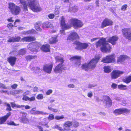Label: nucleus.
<instances>
[{
  "label": "nucleus",
  "instance_id": "bb28decb",
  "mask_svg": "<svg viewBox=\"0 0 131 131\" xmlns=\"http://www.w3.org/2000/svg\"><path fill=\"white\" fill-rule=\"evenodd\" d=\"M40 48L44 52H47L50 51V46L48 44L42 46Z\"/></svg>",
  "mask_w": 131,
  "mask_h": 131
},
{
  "label": "nucleus",
  "instance_id": "de8ad7c7",
  "mask_svg": "<svg viewBox=\"0 0 131 131\" xmlns=\"http://www.w3.org/2000/svg\"><path fill=\"white\" fill-rule=\"evenodd\" d=\"M36 98L38 99H42L43 98V95L42 94H39L37 96Z\"/></svg>",
  "mask_w": 131,
  "mask_h": 131
},
{
  "label": "nucleus",
  "instance_id": "2eb2a0df",
  "mask_svg": "<svg viewBox=\"0 0 131 131\" xmlns=\"http://www.w3.org/2000/svg\"><path fill=\"white\" fill-rule=\"evenodd\" d=\"M72 125V122L68 121L65 122L64 124L63 130L64 131H69L70 130V127Z\"/></svg>",
  "mask_w": 131,
  "mask_h": 131
},
{
  "label": "nucleus",
  "instance_id": "f704fd0d",
  "mask_svg": "<svg viewBox=\"0 0 131 131\" xmlns=\"http://www.w3.org/2000/svg\"><path fill=\"white\" fill-rule=\"evenodd\" d=\"M118 88L119 89L122 90H126L127 89L126 86L123 84L118 85Z\"/></svg>",
  "mask_w": 131,
  "mask_h": 131
},
{
  "label": "nucleus",
  "instance_id": "ea45409f",
  "mask_svg": "<svg viewBox=\"0 0 131 131\" xmlns=\"http://www.w3.org/2000/svg\"><path fill=\"white\" fill-rule=\"evenodd\" d=\"M31 70H34V72L37 73H38L40 70L37 67L32 68Z\"/></svg>",
  "mask_w": 131,
  "mask_h": 131
},
{
  "label": "nucleus",
  "instance_id": "5701e85b",
  "mask_svg": "<svg viewBox=\"0 0 131 131\" xmlns=\"http://www.w3.org/2000/svg\"><path fill=\"white\" fill-rule=\"evenodd\" d=\"M104 102L106 103V105L109 106L112 105L111 101L108 96H104L103 97Z\"/></svg>",
  "mask_w": 131,
  "mask_h": 131
},
{
  "label": "nucleus",
  "instance_id": "603ef678",
  "mask_svg": "<svg viewBox=\"0 0 131 131\" xmlns=\"http://www.w3.org/2000/svg\"><path fill=\"white\" fill-rule=\"evenodd\" d=\"M47 122H42L40 123V125H42L43 126H46V127L48 128V126L47 125Z\"/></svg>",
  "mask_w": 131,
  "mask_h": 131
},
{
  "label": "nucleus",
  "instance_id": "680f3d73",
  "mask_svg": "<svg viewBox=\"0 0 131 131\" xmlns=\"http://www.w3.org/2000/svg\"><path fill=\"white\" fill-rule=\"evenodd\" d=\"M96 85H95L89 84L88 85V88L90 89H91L93 87L95 86Z\"/></svg>",
  "mask_w": 131,
  "mask_h": 131
},
{
  "label": "nucleus",
  "instance_id": "9d476101",
  "mask_svg": "<svg viewBox=\"0 0 131 131\" xmlns=\"http://www.w3.org/2000/svg\"><path fill=\"white\" fill-rule=\"evenodd\" d=\"M23 91L20 90H16L13 91H10L9 92H8L7 91L2 90V93H7L8 94H10L14 96H16L17 94H20L22 93Z\"/></svg>",
  "mask_w": 131,
  "mask_h": 131
},
{
  "label": "nucleus",
  "instance_id": "c756f323",
  "mask_svg": "<svg viewBox=\"0 0 131 131\" xmlns=\"http://www.w3.org/2000/svg\"><path fill=\"white\" fill-rule=\"evenodd\" d=\"M41 24L40 22H38L35 24V28L37 30L41 31L42 30L40 28Z\"/></svg>",
  "mask_w": 131,
  "mask_h": 131
},
{
  "label": "nucleus",
  "instance_id": "9b49d317",
  "mask_svg": "<svg viewBox=\"0 0 131 131\" xmlns=\"http://www.w3.org/2000/svg\"><path fill=\"white\" fill-rule=\"evenodd\" d=\"M88 43H81L78 41H76L75 42L78 46V48L81 49H86L89 46Z\"/></svg>",
  "mask_w": 131,
  "mask_h": 131
},
{
  "label": "nucleus",
  "instance_id": "f8f14e48",
  "mask_svg": "<svg viewBox=\"0 0 131 131\" xmlns=\"http://www.w3.org/2000/svg\"><path fill=\"white\" fill-rule=\"evenodd\" d=\"M112 21L108 19H105L103 21L101 26V28H103L107 26H109L112 24Z\"/></svg>",
  "mask_w": 131,
  "mask_h": 131
},
{
  "label": "nucleus",
  "instance_id": "7c9ffc66",
  "mask_svg": "<svg viewBox=\"0 0 131 131\" xmlns=\"http://www.w3.org/2000/svg\"><path fill=\"white\" fill-rule=\"evenodd\" d=\"M58 40L57 39V37L55 36L52 37L49 40V42L51 43H53L57 42Z\"/></svg>",
  "mask_w": 131,
  "mask_h": 131
},
{
  "label": "nucleus",
  "instance_id": "412c9836",
  "mask_svg": "<svg viewBox=\"0 0 131 131\" xmlns=\"http://www.w3.org/2000/svg\"><path fill=\"white\" fill-rule=\"evenodd\" d=\"M35 40V37L32 36H27L22 38L21 41H26L27 42H29L34 41Z\"/></svg>",
  "mask_w": 131,
  "mask_h": 131
},
{
  "label": "nucleus",
  "instance_id": "a878e982",
  "mask_svg": "<svg viewBox=\"0 0 131 131\" xmlns=\"http://www.w3.org/2000/svg\"><path fill=\"white\" fill-rule=\"evenodd\" d=\"M21 38L19 36H16L15 37H12L10 38L8 40L9 42H15L19 41L20 39Z\"/></svg>",
  "mask_w": 131,
  "mask_h": 131
},
{
  "label": "nucleus",
  "instance_id": "0eeeda50",
  "mask_svg": "<svg viewBox=\"0 0 131 131\" xmlns=\"http://www.w3.org/2000/svg\"><path fill=\"white\" fill-rule=\"evenodd\" d=\"M40 45L39 43L37 42H32L30 43L28 46V48L32 52H38L39 49Z\"/></svg>",
  "mask_w": 131,
  "mask_h": 131
},
{
  "label": "nucleus",
  "instance_id": "e2e57ef3",
  "mask_svg": "<svg viewBox=\"0 0 131 131\" xmlns=\"http://www.w3.org/2000/svg\"><path fill=\"white\" fill-rule=\"evenodd\" d=\"M35 99V96H33L30 98L29 97V100L30 101H34Z\"/></svg>",
  "mask_w": 131,
  "mask_h": 131
},
{
  "label": "nucleus",
  "instance_id": "ddd939ff",
  "mask_svg": "<svg viewBox=\"0 0 131 131\" xmlns=\"http://www.w3.org/2000/svg\"><path fill=\"white\" fill-rule=\"evenodd\" d=\"M123 73V72L118 70H114L111 73V77L112 79H116Z\"/></svg>",
  "mask_w": 131,
  "mask_h": 131
},
{
  "label": "nucleus",
  "instance_id": "2f4dec72",
  "mask_svg": "<svg viewBox=\"0 0 131 131\" xmlns=\"http://www.w3.org/2000/svg\"><path fill=\"white\" fill-rule=\"evenodd\" d=\"M36 31L34 29H32L31 30L24 31L23 34H24L27 35L28 34H32L35 33Z\"/></svg>",
  "mask_w": 131,
  "mask_h": 131
},
{
  "label": "nucleus",
  "instance_id": "37998d69",
  "mask_svg": "<svg viewBox=\"0 0 131 131\" xmlns=\"http://www.w3.org/2000/svg\"><path fill=\"white\" fill-rule=\"evenodd\" d=\"M18 53L15 50L10 52V54L12 55L16 56L19 55Z\"/></svg>",
  "mask_w": 131,
  "mask_h": 131
},
{
  "label": "nucleus",
  "instance_id": "cd10ccee",
  "mask_svg": "<svg viewBox=\"0 0 131 131\" xmlns=\"http://www.w3.org/2000/svg\"><path fill=\"white\" fill-rule=\"evenodd\" d=\"M123 36L126 37L130 31V29L124 28L122 30Z\"/></svg>",
  "mask_w": 131,
  "mask_h": 131
},
{
  "label": "nucleus",
  "instance_id": "473e14b6",
  "mask_svg": "<svg viewBox=\"0 0 131 131\" xmlns=\"http://www.w3.org/2000/svg\"><path fill=\"white\" fill-rule=\"evenodd\" d=\"M104 72L106 73H108L111 71L110 67L109 66H106L104 67Z\"/></svg>",
  "mask_w": 131,
  "mask_h": 131
},
{
  "label": "nucleus",
  "instance_id": "774afa93",
  "mask_svg": "<svg viewBox=\"0 0 131 131\" xmlns=\"http://www.w3.org/2000/svg\"><path fill=\"white\" fill-rule=\"evenodd\" d=\"M93 94L91 92L89 93L88 94V96L89 97H91L92 96Z\"/></svg>",
  "mask_w": 131,
  "mask_h": 131
},
{
  "label": "nucleus",
  "instance_id": "0e129e2a",
  "mask_svg": "<svg viewBox=\"0 0 131 131\" xmlns=\"http://www.w3.org/2000/svg\"><path fill=\"white\" fill-rule=\"evenodd\" d=\"M17 85L16 84H14L12 85L11 87L13 89H15L17 88Z\"/></svg>",
  "mask_w": 131,
  "mask_h": 131
},
{
  "label": "nucleus",
  "instance_id": "79ce46f5",
  "mask_svg": "<svg viewBox=\"0 0 131 131\" xmlns=\"http://www.w3.org/2000/svg\"><path fill=\"white\" fill-rule=\"evenodd\" d=\"M54 115L52 114H50L48 117V119L49 120H51L54 119Z\"/></svg>",
  "mask_w": 131,
  "mask_h": 131
},
{
  "label": "nucleus",
  "instance_id": "a19ab883",
  "mask_svg": "<svg viewBox=\"0 0 131 131\" xmlns=\"http://www.w3.org/2000/svg\"><path fill=\"white\" fill-rule=\"evenodd\" d=\"M72 122V125L73 126L75 127H77L79 125V124L78 122Z\"/></svg>",
  "mask_w": 131,
  "mask_h": 131
},
{
  "label": "nucleus",
  "instance_id": "58836bf2",
  "mask_svg": "<svg viewBox=\"0 0 131 131\" xmlns=\"http://www.w3.org/2000/svg\"><path fill=\"white\" fill-rule=\"evenodd\" d=\"M36 57L35 56H28L26 57V59L27 60L33 59Z\"/></svg>",
  "mask_w": 131,
  "mask_h": 131
},
{
  "label": "nucleus",
  "instance_id": "20e7f679",
  "mask_svg": "<svg viewBox=\"0 0 131 131\" xmlns=\"http://www.w3.org/2000/svg\"><path fill=\"white\" fill-rule=\"evenodd\" d=\"M27 4L30 9L34 12H38L41 11L42 9L40 6L37 0H26Z\"/></svg>",
  "mask_w": 131,
  "mask_h": 131
},
{
  "label": "nucleus",
  "instance_id": "1a4fd4ad",
  "mask_svg": "<svg viewBox=\"0 0 131 131\" xmlns=\"http://www.w3.org/2000/svg\"><path fill=\"white\" fill-rule=\"evenodd\" d=\"M130 111L127 108H122L115 110L113 112V113L115 115L117 116L123 113L128 114Z\"/></svg>",
  "mask_w": 131,
  "mask_h": 131
},
{
  "label": "nucleus",
  "instance_id": "e433bc0d",
  "mask_svg": "<svg viewBox=\"0 0 131 131\" xmlns=\"http://www.w3.org/2000/svg\"><path fill=\"white\" fill-rule=\"evenodd\" d=\"M12 107H16L17 108H20L22 106H24L23 105H19L16 104L14 103H11Z\"/></svg>",
  "mask_w": 131,
  "mask_h": 131
},
{
  "label": "nucleus",
  "instance_id": "5fc2aeb1",
  "mask_svg": "<svg viewBox=\"0 0 131 131\" xmlns=\"http://www.w3.org/2000/svg\"><path fill=\"white\" fill-rule=\"evenodd\" d=\"M7 27L9 29H10L13 27V25L12 23H10L7 24Z\"/></svg>",
  "mask_w": 131,
  "mask_h": 131
},
{
  "label": "nucleus",
  "instance_id": "c9c22d12",
  "mask_svg": "<svg viewBox=\"0 0 131 131\" xmlns=\"http://www.w3.org/2000/svg\"><path fill=\"white\" fill-rule=\"evenodd\" d=\"M35 115L41 114L44 115L46 114H48V113H44L42 111H35Z\"/></svg>",
  "mask_w": 131,
  "mask_h": 131
},
{
  "label": "nucleus",
  "instance_id": "6e6552de",
  "mask_svg": "<svg viewBox=\"0 0 131 131\" xmlns=\"http://www.w3.org/2000/svg\"><path fill=\"white\" fill-rule=\"evenodd\" d=\"M115 56L114 54H112L107 56L103 58L102 61L104 63H109L114 62L115 61Z\"/></svg>",
  "mask_w": 131,
  "mask_h": 131
},
{
  "label": "nucleus",
  "instance_id": "bf43d9fd",
  "mask_svg": "<svg viewBox=\"0 0 131 131\" xmlns=\"http://www.w3.org/2000/svg\"><path fill=\"white\" fill-rule=\"evenodd\" d=\"M54 13L55 15H58L59 13V9L58 8H56Z\"/></svg>",
  "mask_w": 131,
  "mask_h": 131
},
{
  "label": "nucleus",
  "instance_id": "f257e3e1",
  "mask_svg": "<svg viewBox=\"0 0 131 131\" xmlns=\"http://www.w3.org/2000/svg\"><path fill=\"white\" fill-rule=\"evenodd\" d=\"M61 27L62 30H60L61 33L64 34V30L69 29L72 25L75 28L82 27L83 25V23L80 20L75 18H72L69 21L70 25L65 24L64 18L63 16L61 17L60 19Z\"/></svg>",
  "mask_w": 131,
  "mask_h": 131
},
{
  "label": "nucleus",
  "instance_id": "dca6fc26",
  "mask_svg": "<svg viewBox=\"0 0 131 131\" xmlns=\"http://www.w3.org/2000/svg\"><path fill=\"white\" fill-rule=\"evenodd\" d=\"M78 38V34L75 32H71L68 38V40H72Z\"/></svg>",
  "mask_w": 131,
  "mask_h": 131
},
{
  "label": "nucleus",
  "instance_id": "4c0bfd02",
  "mask_svg": "<svg viewBox=\"0 0 131 131\" xmlns=\"http://www.w3.org/2000/svg\"><path fill=\"white\" fill-rule=\"evenodd\" d=\"M26 52V50L24 49H22L19 51L18 53L19 55H23Z\"/></svg>",
  "mask_w": 131,
  "mask_h": 131
},
{
  "label": "nucleus",
  "instance_id": "338daca9",
  "mask_svg": "<svg viewBox=\"0 0 131 131\" xmlns=\"http://www.w3.org/2000/svg\"><path fill=\"white\" fill-rule=\"evenodd\" d=\"M38 88L36 87H35L33 90V91L34 92H37L38 91Z\"/></svg>",
  "mask_w": 131,
  "mask_h": 131
},
{
  "label": "nucleus",
  "instance_id": "09e8293b",
  "mask_svg": "<svg viewBox=\"0 0 131 131\" xmlns=\"http://www.w3.org/2000/svg\"><path fill=\"white\" fill-rule=\"evenodd\" d=\"M127 7V5H124L122 6L121 9L122 10L124 11L126 10Z\"/></svg>",
  "mask_w": 131,
  "mask_h": 131
},
{
  "label": "nucleus",
  "instance_id": "393cba45",
  "mask_svg": "<svg viewBox=\"0 0 131 131\" xmlns=\"http://www.w3.org/2000/svg\"><path fill=\"white\" fill-rule=\"evenodd\" d=\"M42 26L43 28H52L53 27L52 24L48 22H46L43 23V24Z\"/></svg>",
  "mask_w": 131,
  "mask_h": 131
},
{
  "label": "nucleus",
  "instance_id": "4d7b16f0",
  "mask_svg": "<svg viewBox=\"0 0 131 131\" xmlns=\"http://www.w3.org/2000/svg\"><path fill=\"white\" fill-rule=\"evenodd\" d=\"M0 88H2L4 89H8L7 87H6L5 85L2 84H0Z\"/></svg>",
  "mask_w": 131,
  "mask_h": 131
},
{
  "label": "nucleus",
  "instance_id": "7ed1b4c3",
  "mask_svg": "<svg viewBox=\"0 0 131 131\" xmlns=\"http://www.w3.org/2000/svg\"><path fill=\"white\" fill-rule=\"evenodd\" d=\"M61 55L59 53H56L54 55L55 58L57 62H60L61 63L56 66L54 69V72L56 74L61 73L64 69V67L62 65L63 61Z\"/></svg>",
  "mask_w": 131,
  "mask_h": 131
},
{
  "label": "nucleus",
  "instance_id": "b1692460",
  "mask_svg": "<svg viewBox=\"0 0 131 131\" xmlns=\"http://www.w3.org/2000/svg\"><path fill=\"white\" fill-rule=\"evenodd\" d=\"M22 116L21 119V122L24 123H27L29 122L28 119L26 117L27 114L26 113H22Z\"/></svg>",
  "mask_w": 131,
  "mask_h": 131
},
{
  "label": "nucleus",
  "instance_id": "f03ea898",
  "mask_svg": "<svg viewBox=\"0 0 131 131\" xmlns=\"http://www.w3.org/2000/svg\"><path fill=\"white\" fill-rule=\"evenodd\" d=\"M95 45L97 47L101 46V50L102 52L109 53L111 52V47L110 45L107 43L105 38H101L96 43Z\"/></svg>",
  "mask_w": 131,
  "mask_h": 131
},
{
  "label": "nucleus",
  "instance_id": "13d9d810",
  "mask_svg": "<svg viewBox=\"0 0 131 131\" xmlns=\"http://www.w3.org/2000/svg\"><path fill=\"white\" fill-rule=\"evenodd\" d=\"M53 91L52 90L50 89L47 91L46 92V94L47 95H49L52 93Z\"/></svg>",
  "mask_w": 131,
  "mask_h": 131
},
{
  "label": "nucleus",
  "instance_id": "a211bd4d",
  "mask_svg": "<svg viewBox=\"0 0 131 131\" xmlns=\"http://www.w3.org/2000/svg\"><path fill=\"white\" fill-rule=\"evenodd\" d=\"M118 39V37L116 36H114L110 37L108 39V41L111 43L112 45H115L116 42V41Z\"/></svg>",
  "mask_w": 131,
  "mask_h": 131
},
{
  "label": "nucleus",
  "instance_id": "864d4df0",
  "mask_svg": "<svg viewBox=\"0 0 131 131\" xmlns=\"http://www.w3.org/2000/svg\"><path fill=\"white\" fill-rule=\"evenodd\" d=\"M126 38L129 40L131 39V31L126 36Z\"/></svg>",
  "mask_w": 131,
  "mask_h": 131
},
{
  "label": "nucleus",
  "instance_id": "c03bdc74",
  "mask_svg": "<svg viewBox=\"0 0 131 131\" xmlns=\"http://www.w3.org/2000/svg\"><path fill=\"white\" fill-rule=\"evenodd\" d=\"M7 124L9 125L17 126L18 125V124H15L14 122L10 121L9 122L7 123Z\"/></svg>",
  "mask_w": 131,
  "mask_h": 131
},
{
  "label": "nucleus",
  "instance_id": "052dcab7",
  "mask_svg": "<svg viewBox=\"0 0 131 131\" xmlns=\"http://www.w3.org/2000/svg\"><path fill=\"white\" fill-rule=\"evenodd\" d=\"M7 110L9 111H10L11 110V109L10 107V105L9 104H7Z\"/></svg>",
  "mask_w": 131,
  "mask_h": 131
},
{
  "label": "nucleus",
  "instance_id": "3c124183",
  "mask_svg": "<svg viewBox=\"0 0 131 131\" xmlns=\"http://www.w3.org/2000/svg\"><path fill=\"white\" fill-rule=\"evenodd\" d=\"M22 99L26 101L29 100V97L28 96H27L24 95H23V97L22 98Z\"/></svg>",
  "mask_w": 131,
  "mask_h": 131
},
{
  "label": "nucleus",
  "instance_id": "a18cd8bd",
  "mask_svg": "<svg viewBox=\"0 0 131 131\" xmlns=\"http://www.w3.org/2000/svg\"><path fill=\"white\" fill-rule=\"evenodd\" d=\"M55 127L56 128L58 129L60 131H62L63 130V129L61 127H60L59 126L56 125L55 126Z\"/></svg>",
  "mask_w": 131,
  "mask_h": 131
},
{
  "label": "nucleus",
  "instance_id": "423d86ee",
  "mask_svg": "<svg viewBox=\"0 0 131 131\" xmlns=\"http://www.w3.org/2000/svg\"><path fill=\"white\" fill-rule=\"evenodd\" d=\"M8 8L11 13L15 15L19 14L21 11L20 7L12 3H8Z\"/></svg>",
  "mask_w": 131,
  "mask_h": 131
},
{
  "label": "nucleus",
  "instance_id": "6e6d98bb",
  "mask_svg": "<svg viewBox=\"0 0 131 131\" xmlns=\"http://www.w3.org/2000/svg\"><path fill=\"white\" fill-rule=\"evenodd\" d=\"M77 9L75 7H73V8H70L69 11L70 12H75L77 11Z\"/></svg>",
  "mask_w": 131,
  "mask_h": 131
},
{
  "label": "nucleus",
  "instance_id": "8fccbe9b",
  "mask_svg": "<svg viewBox=\"0 0 131 131\" xmlns=\"http://www.w3.org/2000/svg\"><path fill=\"white\" fill-rule=\"evenodd\" d=\"M54 17V15L53 14H51L48 15V17L50 19H53Z\"/></svg>",
  "mask_w": 131,
  "mask_h": 131
},
{
  "label": "nucleus",
  "instance_id": "39448f33",
  "mask_svg": "<svg viewBox=\"0 0 131 131\" xmlns=\"http://www.w3.org/2000/svg\"><path fill=\"white\" fill-rule=\"evenodd\" d=\"M99 59L98 57L93 58L88 64L85 63L83 64L82 66V68L87 71L93 69L96 67Z\"/></svg>",
  "mask_w": 131,
  "mask_h": 131
},
{
  "label": "nucleus",
  "instance_id": "6ab92c4d",
  "mask_svg": "<svg viewBox=\"0 0 131 131\" xmlns=\"http://www.w3.org/2000/svg\"><path fill=\"white\" fill-rule=\"evenodd\" d=\"M11 115V113L9 112L7 113L6 115L0 117V124H4Z\"/></svg>",
  "mask_w": 131,
  "mask_h": 131
},
{
  "label": "nucleus",
  "instance_id": "4be33fe9",
  "mask_svg": "<svg viewBox=\"0 0 131 131\" xmlns=\"http://www.w3.org/2000/svg\"><path fill=\"white\" fill-rule=\"evenodd\" d=\"M128 58V57L124 55H120L119 57L117 59V62L121 63L124 62L125 60Z\"/></svg>",
  "mask_w": 131,
  "mask_h": 131
},
{
  "label": "nucleus",
  "instance_id": "c85d7f7f",
  "mask_svg": "<svg viewBox=\"0 0 131 131\" xmlns=\"http://www.w3.org/2000/svg\"><path fill=\"white\" fill-rule=\"evenodd\" d=\"M19 1L20 3L23 6L24 10L25 12L27 11V6H28V5L27 4V3H26L25 0H19Z\"/></svg>",
  "mask_w": 131,
  "mask_h": 131
},
{
  "label": "nucleus",
  "instance_id": "aec40b11",
  "mask_svg": "<svg viewBox=\"0 0 131 131\" xmlns=\"http://www.w3.org/2000/svg\"><path fill=\"white\" fill-rule=\"evenodd\" d=\"M81 57L79 56H75L70 58L71 60H75L77 61V62L75 63L77 66H79L80 64V60Z\"/></svg>",
  "mask_w": 131,
  "mask_h": 131
},
{
  "label": "nucleus",
  "instance_id": "72a5a7b5",
  "mask_svg": "<svg viewBox=\"0 0 131 131\" xmlns=\"http://www.w3.org/2000/svg\"><path fill=\"white\" fill-rule=\"evenodd\" d=\"M123 81L127 83H128L130 82L131 81V74L124 79Z\"/></svg>",
  "mask_w": 131,
  "mask_h": 131
},
{
  "label": "nucleus",
  "instance_id": "4468645a",
  "mask_svg": "<svg viewBox=\"0 0 131 131\" xmlns=\"http://www.w3.org/2000/svg\"><path fill=\"white\" fill-rule=\"evenodd\" d=\"M53 64L52 63L46 64L44 66L43 70L47 73H50L51 71Z\"/></svg>",
  "mask_w": 131,
  "mask_h": 131
},
{
  "label": "nucleus",
  "instance_id": "f3484780",
  "mask_svg": "<svg viewBox=\"0 0 131 131\" xmlns=\"http://www.w3.org/2000/svg\"><path fill=\"white\" fill-rule=\"evenodd\" d=\"M16 59V58L15 57L10 56L7 58L8 61L12 66L15 65Z\"/></svg>",
  "mask_w": 131,
  "mask_h": 131
},
{
  "label": "nucleus",
  "instance_id": "49530a36",
  "mask_svg": "<svg viewBox=\"0 0 131 131\" xmlns=\"http://www.w3.org/2000/svg\"><path fill=\"white\" fill-rule=\"evenodd\" d=\"M64 118L63 115H62L61 116H56L55 118L57 120H60Z\"/></svg>",
  "mask_w": 131,
  "mask_h": 131
},
{
  "label": "nucleus",
  "instance_id": "69168bd1",
  "mask_svg": "<svg viewBox=\"0 0 131 131\" xmlns=\"http://www.w3.org/2000/svg\"><path fill=\"white\" fill-rule=\"evenodd\" d=\"M13 18L11 17L7 19V21L9 22H13L14 21V20H13Z\"/></svg>",
  "mask_w": 131,
  "mask_h": 131
}]
</instances>
